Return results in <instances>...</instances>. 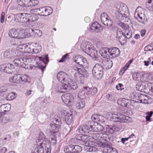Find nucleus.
<instances>
[{
  "instance_id": "obj_4",
  "label": "nucleus",
  "mask_w": 153,
  "mask_h": 153,
  "mask_svg": "<svg viewBox=\"0 0 153 153\" xmlns=\"http://www.w3.org/2000/svg\"><path fill=\"white\" fill-rule=\"evenodd\" d=\"M103 68L100 64L97 63L95 65L92 70V74L97 79H100L103 75Z\"/></svg>"
},
{
  "instance_id": "obj_3",
  "label": "nucleus",
  "mask_w": 153,
  "mask_h": 153,
  "mask_svg": "<svg viewBox=\"0 0 153 153\" xmlns=\"http://www.w3.org/2000/svg\"><path fill=\"white\" fill-rule=\"evenodd\" d=\"M30 61L31 59L29 58H19L15 59L13 60V63L16 66L28 69Z\"/></svg>"
},
{
  "instance_id": "obj_9",
  "label": "nucleus",
  "mask_w": 153,
  "mask_h": 153,
  "mask_svg": "<svg viewBox=\"0 0 153 153\" xmlns=\"http://www.w3.org/2000/svg\"><path fill=\"white\" fill-rule=\"evenodd\" d=\"M74 61L81 66L85 67L87 66L88 62L86 59L81 55H78L74 58Z\"/></svg>"
},
{
  "instance_id": "obj_51",
  "label": "nucleus",
  "mask_w": 153,
  "mask_h": 153,
  "mask_svg": "<svg viewBox=\"0 0 153 153\" xmlns=\"http://www.w3.org/2000/svg\"><path fill=\"white\" fill-rule=\"evenodd\" d=\"M42 35V32L39 29H34L33 36L35 37H39Z\"/></svg>"
},
{
  "instance_id": "obj_59",
  "label": "nucleus",
  "mask_w": 153,
  "mask_h": 153,
  "mask_svg": "<svg viewBox=\"0 0 153 153\" xmlns=\"http://www.w3.org/2000/svg\"><path fill=\"white\" fill-rule=\"evenodd\" d=\"M152 59L151 58H148L146 60H145L143 62L144 65L146 66H148L149 65L151 64Z\"/></svg>"
},
{
  "instance_id": "obj_29",
  "label": "nucleus",
  "mask_w": 153,
  "mask_h": 153,
  "mask_svg": "<svg viewBox=\"0 0 153 153\" xmlns=\"http://www.w3.org/2000/svg\"><path fill=\"white\" fill-rule=\"evenodd\" d=\"M85 91H87L89 94L94 95L97 92V89L95 87H92L90 88L88 87H84Z\"/></svg>"
},
{
  "instance_id": "obj_54",
  "label": "nucleus",
  "mask_w": 153,
  "mask_h": 153,
  "mask_svg": "<svg viewBox=\"0 0 153 153\" xmlns=\"http://www.w3.org/2000/svg\"><path fill=\"white\" fill-rule=\"evenodd\" d=\"M146 95L143 94L137 95V96H136V98L140 102L142 103Z\"/></svg>"
},
{
  "instance_id": "obj_60",
  "label": "nucleus",
  "mask_w": 153,
  "mask_h": 153,
  "mask_svg": "<svg viewBox=\"0 0 153 153\" xmlns=\"http://www.w3.org/2000/svg\"><path fill=\"white\" fill-rule=\"evenodd\" d=\"M100 115L94 114L91 117V119L92 120L97 121L98 120L99 116Z\"/></svg>"
},
{
  "instance_id": "obj_62",
  "label": "nucleus",
  "mask_w": 153,
  "mask_h": 153,
  "mask_svg": "<svg viewBox=\"0 0 153 153\" xmlns=\"http://www.w3.org/2000/svg\"><path fill=\"white\" fill-rule=\"evenodd\" d=\"M34 29L31 28H27L26 31H27V33L30 34V36H33L34 32Z\"/></svg>"
},
{
  "instance_id": "obj_17",
  "label": "nucleus",
  "mask_w": 153,
  "mask_h": 153,
  "mask_svg": "<svg viewBox=\"0 0 153 153\" xmlns=\"http://www.w3.org/2000/svg\"><path fill=\"white\" fill-rule=\"evenodd\" d=\"M9 36L13 38L20 39L24 38L22 31L15 30H11L9 32Z\"/></svg>"
},
{
  "instance_id": "obj_56",
  "label": "nucleus",
  "mask_w": 153,
  "mask_h": 153,
  "mask_svg": "<svg viewBox=\"0 0 153 153\" xmlns=\"http://www.w3.org/2000/svg\"><path fill=\"white\" fill-rule=\"evenodd\" d=\"M125 36L126 37V39H130L131 37L132 34L128 30V31H126L124 33Z\"/></svg>"
},
{
  "instance_id": "obj_6",
  "label": "nucleus",
  "mask_w": 153,
  "mask_h": 153,
  "mask_svg": "<svg viewBox=\"0 0 153 153\" xmlns=\"http://www.w3.org/2000/svg\"><path fill=\"white\" fill-rule=\"evenodd\" d=\"M75 96L70 93H65L63 94L61 98L63 102L69 106H72L74 104Z\"/></svg>"
},
{
  "instance_id": "obj_1",
  "label": "nucleus",
  "mask_w": 153,
  "mask_h": 153,
  "mask_svg": "<svg viewBox=\"0 0 153 153\" xmlns=\"http://www.w3.org/2000/svg\"><path fill=\"white\" fill-rule=\"evenodd\" d=\"M57 79L62 84L65 85V87L67 86H71L73 89H76L77 88L76 83L71 79L68 75L65 73L60 71L57 75Z\"/></svg>"
},
{
  "instance_id": "obj_48",
  "label": "nucleus",
  "mask_w": 153,
  "mask_h": 153,
  "mask_svg": "<svg viewBox=\"0 0 153 153\" xmlns=\"http://www.w3.org/2000/svg\"><path fill=\"white\" fill-rule=\"evenodd\" d=\"M104 64L106 68L108 69H109L111 68L113 65L112 62L110 59L105 61Z\"/></svg>"
},
{
  "instance_id": "obj_14",
  "label": "nucleus",
  "mask_w": 153,
  "mask_h": 153,
  "mask_svg": "<svg viewBox=\"0 0 153 153\" xmlns=\"http://www.w3.org/2000/svg\"><path fill=\"white\" fill-rule=\"evenodd\" d=\"M81 71V68L79 66H74L72 70V72H74V77L75 79L77 81H81L83 78V75L82 74L80 73Z\"/></svg>"
},
{
  "instance_id": "obj_40",
  "label": "nucleus",
  "mask_w": 153,
  "mask_h": 153,
  "mask_svg": "<svg viewBox=\"0 0 153 153\" xmlns=\"http://www.w3.org/2000/svg\"><path fill=\"white\" fill-rule=\"evenodd\" d=\"M82 135L81 134H78L76 135V137L75 138H71L69 140V142L70 143L72 144L74 143V141L75 140V139L79 141H82L83 142H85L84 140V138L82 136ZM85 142H84L85 143Z\"/></svg>"
},
{
  "instance_id": "obj_31",
  "label": "nucleus",
  "mask_w": 153,
  "mask_h": 153,
  "mask_svg": "<svg viewBox=\"0 0 153 153\" xmlns=\"http://www.w3.org/2000/svg\"><path fill=\"white\" fill-rule=\"evenodd\" d=\"M4 56L5 57L8 59H13L14 58L13 52L9 50H7L4 52Z\"/></svg>"
},
{
  "instance_id": "obj_61",
  "label": "nucleus",
  "mask_w": 153,
  "mask_h": 153,
  "mask_svg": "<svg viewBox=\"0 0 153 153\" xmlns=\"http://www.w3.org/2000/svg\"><path fill=\"white\" fill-rule=\"evenodd\" d=\"M105 118L104 117L100 115L99 116L98 120L97 121L101 123H104L105 120Z\"/></svg>"
},
{
  "instance_id": "obj_37",
  "label": "nucleus",
  "mask_w": 153,
  "mask_h": 153,
  "mask_svg": "<svg viewBox=\"0 0 153 153\" xmlns=\"http://www.w3.org/2000/svg\"><path fill=\"white\" fill-rule=\"evenodd\" d=\"M17 3L19 6L22 7H27L28 2L29 0H16Z\"/></svg>"
},
{
  "instance_id": "obj_47",
  "label": "nucleus",
  "mask_w": 153,
  "mask_h": 153,
  "mask_svg": "<svg viewBox=\"0 0 153 153\" xmlns=\"http://www.w3.org/2000/svg\"><path fill=\"white\" fill-rule=\"evenodd\" d=\"M87 92L86 91H85L84 87L82 89L80 90L79 93L78 94V97L79 99H84L85 98V93Z\"/></svg>"
},
{
  "instance_id": "obj_35",
  "label": "nucleus",
  "mask_w": 153,
  "mask_h": 153,
  "mask_svg": "<svg viewBox=\"0 0 153 153\" xmlns=\"http://www.w3.org/2000/svg\"><path fill=\"white\" fill-rule=\"evenodd\" d=\"M14 68V65L12 64L7 63L5 72L8 74L11 73L13 72Z\"/></svg>"
},
{
  "instance_id": "obj_55",
  "label": "nucleus",
  "mask_w": 153,
  "mask_h": 153,
  "mask_svg": "<svg viewBox=\"0 0 153 153\" xmlns=\"http://www.w3.org/2000/svg\"><path fill=\"white\" fill-rule=\"evenodd\" d=\"M16 95V94L14 92L10 93L7 96V99L8 100H12L15 98Z\"/></svg>"
},
{
  "instance_id": "obj_64",
  "label": "nucleus",
  "mask_w": 153,
  "mask_h": 153,
  "mask_svg": "<svg viewBox=\"0 0 153 153\" xmlns=\"http://www.w3.org/2000/svg\"><path fill=\"white\" fill-rule=\"evenodd\" d=\"M136 88L137 90L140 91H143V86L142 85H137Z\"/></svg>"
},
{
  "instance_id": "obj_19",
  "label": "nucleus",
  "mask_w": 153,
  "mask_h": 153,
  "mask_svg": "<svg viewBox=\"0 0 153 153\" xmlns=\"http://www.w3.org/2000/svg\"><path fill=\"white\" fill-rule=\"evenodd\" d=\"M90 124L89 122L88 124H85L83 126H80L78 129V131L80 133H88L91 131L90 130Z\"/></svg>"
},
{
  "instance_id": "obj_53",
  "label": "nucleus",
  "mask_w": 153,
  "mask_h": 153,
  "mask_svg": "<svg viewBox=\"0 0 153 153\" xmlns=\"http://www.w3.org/2000/svg\"><path fill=\"white\" fill-rule=\"evenodd\" d=\"M20 83H22V82H26L27 81V80L29 78L28 75L26 74H20Z\"/></svg>"
},
{
  "instance_id": "obj_39",
  "label": "nucleus",
  "mask_w": 153,
  "mask_h": 153,
  "mask_svg": "<svg viewBox=\"0 0 153 153\" xmlns=\"http://www.w3.org/2000/svg\"><path fill=\"white\" fill-rule=\"evenodd\" d=\"M133 60V59H131L128 61V62H127L126 64L121 68L120 72L123 74L125 72V71L128 68Z\"/></svg>"
},
{
  "instance_id": "obj_34",
  "label": "nucleus",
  "mask_w": 153,
  "mask_h": 153,
  "mask_svg": "<svg viewBox=\"0 0 153 153\" xmlns=\"http://www.w3.org/2000/svg\"><path fill=\"white\" fill-rule=\"evenodd\" d=\"M33 46V53H38L41 51V46L39 45L35 44Z\"/></svg>"
},
{
  "instance_id": "obj_49",
  "label": "nucleus",
  "mask_w": 153,
  "mask_h": 153,
  "mask_svg": "<svg viewBox=\"0 0 153 153\" xmlns=\"http://www.w3.org/2000/svg\"><path fill=\"white\" fill-rule=\"evenodd\" d=\"M102 134H99V133H93L92 137L93 139L97 140V141H99L102 138L101 135Z\"/></svg>"
},
{
  "instance_id": "obj_15",
  "label": "nucleus",
  "mask_w": 153,
  "mask_h": 153,
  "mask_svg": "<svg viewBox=\"0 0 153 153\" xmlns=\"http://www.w3.org/2000/svg\"><path fill=\"white\" fill-rule=\"evenodd\" d=\"M135 17L139 22L143 23H145L147 22V18L143 10L140 12H135Z\"/></svg>"
},
{
  "instance_id": "obj_58",
  "label": "nucleus",
  "mask_w": 153,
  "mask_h": 153,
  "mask_svg": "<svg viewBox=\"0 0 153 153\" xmlns=\"http://www.w3.org/2000/svg\"><path fill=\"white\" fill-rule=\"evenodd\" d=\"M7 66V63L2 64L0 65V71L4 72H5V71Z\"/></svg>"
},
{
  "instance_id": "obj_57",
  "label": "nucleus",
  "mask_w": 153,
  "mask_h": 153,
  "mask_svg": "<svg viewBox=\"0 0 153 153\" xmlns=\"http://www.w3.org/2000/svg\"><path fill=\"white\" fill-rule=\"evenodd\" d=\"M56 136H53V137H51L49 138V142L51 144L54 145L56 143Z\"/></svg>"
},
{
  "instance_id": "obj_13",
  "label": "nucleus",
  "mask_w": 153,
  "mask_h": 153,
  "mask_svg": "<svg viewBox=\"0 0 153 153\" xmlns=\"http://www.w3.org/2000/svg\"><path fill=\"white\" fill-rule=\"evenodd\" d=\"M51 128L50 129H47L46 132L48 133H51L53 136L59 135V129L60 127H59L54 123H51L50 124Z\"/></svg>"
},
{
  "instance_id": "obj_41",
  "label": "nucleus",
  "mask_w": 153,
  "mask_h": 153,
  "mask_svg": "<svg viewBox=\"0 0 153 153\" xmlns=\"http://www.w3.org/2000/svg\"><path fill=\"white\" fill-rule=\"evenodd\" d=\"M37 145L38 146H37V149H36L35 151L33 153H44L42 143H39V145L37 143Z\"/></svg>"
},
{
  "instance_id": "obj_20",
  "label": "nucleus",
  "mask_w": 153,
  "mask_h": 153,
  "mask_svg": "<svg viewBox=\"0 0 153 153\" xmlns=\"http://www.w3.org/2000/svg\"><path fill=\"white\" fill-rule=\"evenodd\" d=\"M56 91L59 92H64L70 91L71 89H73L71 86H67V87L65 86V85H58L56 87Z\"/></svg>"
},
{
  "instance_id": "obj_36",
  "label": "nucleus",
  "mask_w": 153,
  "mask_h": 153,
  "mask_svg": "<svg viewBox=\"0 0 153 153\" xmlns=\"http://www.w3.org/2000/svg\"><path fill=\"white\" fill-rule=\"evenodd\" d=\"M90 142H88V143L87 142L85 143V150H86L87 152H88L95 151L97 150L96 148L93 146H90L89 145Z\"/></svg>"
},
{
  "instance_id": "obj_22",
  "label": "nucleus",
  "mask_w": 153,
  "mask_h": 153,
  "mask_svg": "<svg viewBox=\"0 0 153 153\" xmlns=\"http://www.w3.org/2000/svg\"><path fill=\"white\" fill-rule=\"evenodd\" d=\"M134 101H131L130 100L123 98L121 100H119L118 101V103L119 105L123 107H125L128 108H129L131 103Z\"/></svg>"
},
{
  "instance_id": "obj_23",
  "label": "nucleus",
  "mask_w": 153,
  "mask_h": 153,
  "mask_svg": "<svg viewBox=\"0 0 153 153\" xmlns=\"http://www.w3.org/2000/svg\"><path fill=\"white\" fill-rule=\"evenodd\" d=\"M109 51L110 55L113 58L118 56L120 53L119 48L116 47L110 48Z\"/></svg>"
},
{
  "instance_id": "obj_26",
  "label": "nucleus",
  "mask_w": 153,
  "mask_h": 153,
  "mask_svg": "<svg viewBox=\"0 0 153 153\" xmlns=\"http://www.w3.org/2000/svg\"><path fill=\"white\" fill-rule=\"evenodd\" d=\"M109 48H105L101 49L99 52L101 56L104 58H108L109 57L110 53L109 52Z\"/></svg>"
},
{
  "instance_id": "obj_38",
  "label": "nucleus",
  "mask_w": 153,
  "mask_h": 153,
  "mask_svg": "<svg viewBox=\"0 0 153 153\" xmlns=\"http://www.w3.org/2000/svg\"><path fill=\"white\" fill-rule=\"evenodd\" d=\"M104 152L105 153H118L117 150L115 149L111 148L108 145L106 146L104 149Z\"/></svg>"
},
{
  "instance_id": "obj_32",
  "label": "nucleus",
  "mask_w": 153,
  "mask_h": 153,
  "mask_svg": "<svg viewBox=\"0 0 153 153\" xmlns=\"http://www.w3.org/2000/svg\"><path fill=\"white\" fill-rule=\"evenodd\" d=\"M12 15L14 16L15 21L18 22L23 23V13H19L16 15L12 14Z\"/></svg>"
},
{
  "instance_id": "obj_30",
  "label": "nucleus",
  "mask_w": 153,
  "mask_h": 153,
  "mask_svg": "<svg viewBox=\"0 0 153 153\" xmlns=\"http://www.w3.org/2000/svg\"><path fill=\"white\" fill-rule=\"evenodd\" d=\"M85 103L84 99H79L76 104V107L78 109H81L84 107Z\"/></svg>"
},
{
  "instance_id": "obj_10",
  "label": "nucleus",
  "mask_w": 153,
  "mask_h": 153,
  "mask_svg": "<svg viewBox=\"0 0 153 153\" xmlns=\"http://www.w3.org/2000/svg\"><path fill=\"white\" fill-rule=\"evenodd\" d=\"M100 18L102 22L105 25L110 27L112 25V22L107 13H102Z\"/></svg>"
},
{
  "instance_id": "obj_42",
  "label": "nucleus",
  "mask_w": 153,
  "mask_h": 153,
  "mask_svg": "<svg viewBox=\"0 0 153 153\" xmlns=\"http://www.w3.org/2000/svg\"><path fill=\"white\" fill-rule=\"evenodd\" d=\"M108 126V128H107V129L108 132L111 134L113 133L115 131H118L119 130V128L118 127L115 126Z\"/></svg>"
},
{
  "instance_id": "obj_7",
  "label": "nucleus",
  "mask_w": 153,
  "mask_h": 153,
  "mask_svg": "<svg viewBox=\"0 0 153 153\" xmlns=\"http://www.w3.org/2000/svg\"><path fill=\"white\" fill-rule=\"evenodd\" d=\"M48 55H45L43 56L42 57H39V61L36 62V65L35 66L36 67H38L41 69L42 72L46 66V64L48 62Z\"/></svg>"
},
{
  "instance_id": "obj_25",
  "label": "nucleus",
  "mask_w": 153,
  "mask_h": 153,
  "mask_svg": "<svg viewBox=\"0 0 153 153\" xmlns=\"http://www.w3.org/2000/svg\"><path fill=\"white\" fill-rule=\"evenodd\" d=\"M91 29L98 33L100 32L102 30L101 25L97 22H95L93 23L91 26Z\"/></svg>"
},
{
  "instance_id": "obj_43",
  "label": "nucleus",
  "mask_w": 153,
  "mask_h": 153,
  "mask_svg": "<svg viewBox=\"0 0 153 153\" xmlns=\"http://www.w3.org/2000/svg\"><path fill=\"white\" fill-rule=\"evenodd\" d=\"M0 108H1V109L2 110H1V111L4 112L3 113H4V112L8 111L10 110L11 108V105L10 104H6L2 105L1 106Z\"/></svg>"
},
{
  "instance_id": "obj_16",
  "label": "nucleus",
  "mask_w": 153,
  "mask_h": 153,
  "mask_svg": "<svg viewBox=\"0 0 153 153\" xmlns=\"http://www.w3.org/2000/svg\"><path fill=\"white\" fill-rule=\"evenodd\" d=\"M37 10H39V13L43 16H48L53 12L52 8L49 7H40L37 9Z\"/></svg>"
},
{
  "instance_id": "obj_33",
  "label": "nucleus",
  "mask_w": 153,
  "mask_h": 153,
  "mask_svg": "<svg viewBox=\"0 0 153 153\" xmlns=\"http://www.w3.org/2000/svg\"><path fill=\"white\" fill-rule=\"evenodd\" d=\"M73 114L68 113L65 117V121L68 125L71 124L73 121Z\"/></svg>"
},
{
  "instance_id": "obj_24",
  "label": "nucleus",
  "mask_w": 153,
  "mask_h": 153,
  "mask_svg": "<svg viewBox=\"0 0 153 153\" xmlns=\"http://www.w3.org/2000/svg\"><path fill=\"white\" fill-rule=\"evenodd\" d=\"M31 18V14L23 13V23L31 22L35 20Z\"/></svg>"
},
{
  "instance_id": "obj_52",
  "label": "nucleus",
  "mask_w": 153,
  "mask_h": 153,
  "mask_svg": "<svg viewBox=\"0 0 153 153\" xmlns=\"http://www.w3.org/2000/svg\"><path fill=\"white\" fill-rule=\"evenodd\" d=\"M38 3V1L36 0H29L27 3V7L35 6Z\"/></svg>"
},
{
  "instance_id": "obj_2",
  "label": "nucleus",
  "mask_w": 153,
  "mask_h": 153,
  "mask_svg": "<svg viewBox=\"0 0 153 153\" xmlns=\"http://www.w3.org/2000/svg\"><path fill=\"white\" fill-rule=\"evenodd\" d=\"M128 8L125 4L120 3L117 4L114 7L113 12L115 14L116 17L119 20L123 19L125 17V13L128 11Z\"/></svg>"
},
{
  "instance_id": "obj_12",
  "label": "nucleus",
  "mask_w": 153,
  "mask_h": 153,
  "mask_svg": "<svg viewBox=\"0 0 153 153\" xmlns=\"http://www.w3.org/2000/svg\"><path fill=\"white\" fill-rule=\"evenodd\" d=\"M90 130L91 131L97 132L101 131L104 129L103 127L97 122H90Z\"/></svg>"
},
{
  "instance_id": "obj_8",
  "label": "nucleus",
  "mask_w": 153,
  "mask_h": 153,
  "mask_svg": "<svg viewBox=\"0 0 153 153\" xmlns=\"http://www.w3.org/2000/svg\"><path fill=\"white\" fill-rule=\"evenodd\" d=\"M111 118L114 121L121 122V121H123L126 122L125 120H128L129 117L121 113H117L116 114H112Z\"/></svg>"
},
{
  "instance_id": "obj_18",
  "label": "nucleus",
  "mask_w": 153,
  "mask_h": 153,
  "mask_svg": "<svg viewBox=\"0 0 153 153\" xmlns=\"http://www.w3.org/2000/svg\"><path fill=\"white\" fill-rule=\"evenodd\" d=\"M147 75H140V74L135 72L132 74L133 79L135 81H140L143 82L148 81L147 78Z\"/></svg>"
},
{
  "instance_id": "obj_27",
  "label": "nucleus",
  "mask_w": 153,
  "mask_h": 153,
  "mask_svg": "<svg viewBox=\"0 0 153 153\" xmlns=\"http://www.w3.org/2000/svg\"><path fill=\"white\" fill-rule=\"evenodd\" d=\"M20 74H15L14 76L10 77L9 79L10 82L17 83H20Z\"/></svg>"
},
{
  "instance_id": "obj_50",
  "label": "nucleus",
  "mask_w": 153,
  "mask_h": 153,
  "mask_svg": "<svg viewBox=\"0 0 153 153\" xmlns=\"http://www.w3.org/2000/svg\"><path fill=\"white\" fill-rule=\"evenodd\" d=\"M73 145H70L67 146L64 149L66 153H72Z\"/></svg>"
},
{
  "instance_id": "obj_21",
  "label": "nucleus",
  "mask_w": 153,
  "mask_h": 153,
  "mask_svg": "<svg viewBox=\"0 0 153 153\" xmlns=\"http://www.w3.org/2000/svg\"><path fill=\"white\" fill-rule=\"evenodd\" d=\"M19 48L23 50L24 53H33V45L23 44L22 45H19Z\"/></svg>"
},
{
  "instance_id": "obj_45",
  "label": "nucleus",
  "mask_w": 153,
  "mask_h": 153,
  "mask_svg": "<svg viewBox=\"0 0 153 153\" xmlns=\"http://www.w3.org/2000/svg\"><path fill=\"white\" fill-rule=\"evenodd\" d=\"M118 25L120 27L124 30L126 31H128L129 28V25L127 24L123 23L121 22H119Z\"/></svg>"
},
{
  "instance_id": "obj_11",
  "label": "nucleus",
  "mask_w": 153,
  "mask_h": 153,
  "mask_svg": "<svg viewBox=\"0 0 153 153\" xmlns=\"http://www.w3.org/2000/svg\"><path fill=\"white\" fill-rule=\"evenodd\" d=\"M116 38L121 44L124 45L126 42V37L122 30L118 28L116 32Z\"/></svg>"
},
{
  "instance_id": "obj_28",
  "label": "nucleus",
  "mask_w": 153,
  "mask_h": 153,
  "mask_svg": "<svg viewBox=\"0 0 153 153\" xmlns=\"http://www.w3.org/2000/svg\"><path fill=\"white\" fill-rule=\"evenodd\" d=\"M24 52L23 49L19 48V46L17 48L16 50L13 52L14 58L16 57L21 56L24 55Z\"/></svg>"
},
{
  "instance_id": "obj_44",
  "label": "nucleus",
  "mask_w": 153,
  "mask_h": 153,
  "mask_svg": "<svg viewBox=\"0 0 153 153\" xmlns=\"http://www.w3.org/2000/svg\"><path fill=\"white\" fill-rule=\"evenodd\" d=\"M82 150V148L79 145H73L72 153H79Z\"/></svg>"
},
{
  "instance_id": "obj_63",
  "label": "nucleus",
  "mask_w": 153,
  "mask_h": 153,
  "mask_svg": "<svg viewBox=\"0 0 153 153\" xmlns=\"http://www.w3.org/2000/svg\"><path fill=\"white\" fill-rule=\"evenodd\" d=\"M153 48H152V47L151 46V44L150 45H148L146 46L144 48V50L145 51H151L152 52V49Z\"/></svg>"
},
{
  "instance_id": "obj_46",
  "label": "nucleus",
  "mask_w": 153,
  "mask_h": 153,
  "mask_svg": "<svg viewBox=\"0 0 153 153\" xmlns=\"http://www.w3.org/2000/svg\"><path fill=\"white\" fill-rule=\"evenodd\" d=\"M152 98L146 95L142 103L145 104H149L152 103Z\"/></svg>"
},
{
  "instance_id": "obj_5",
  "label": "nucleus",
  "mask_w": 153,
  "mask_h": 153,
  "mask_svg": "<svg viewBox=\"0 0 153 153\" xmlns=\"http://www.w3.org/2000/svg\"><path fill=\"white\" fill-rule=\"evenodd\" d=\"M81 48L85 53L89 54L92 57H98L99 52L93 47L92 46L86 45L85 46H82Z\"/></svg>"
}]
</instances>
